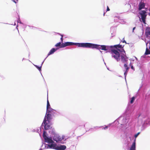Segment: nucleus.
Segmentation results:
<instances>
[{
    "instance_id": "1",
    "label": "nucleus",
    "mask_w": 150,
    "mask_h": 150,
    "mask_svg": "<svg viewBox=\"0 0 150 150\" xmlns=\"http://www.w3.org/2000/svg\"><path fill=\"white\" fill-rule=\"evenodd\" d=\"M46 111V115L40 127V129L41 128H43V126L45 130L50 129L51 128L50 125V121L52 118V117L54 116L56 114V111L52 108Z\"/></svg>"
},
{
    "instance_id": "2",
    "label": "nucleus",
    "mask_w": 150,
    "mask_h": 150,
    "mask_svg": "<svg viewBox=\"0 0 150 150\" xmlns=\"http://www.w3.org/2000/svg\"><path fill=\"white\" fill-rule=\"evenodd\" d=\"M133 109L131 106H128L124 114L118 118L115 121H117L119 124H120L122 127L127 128L128 122L129 119V116L132 112Z\"/></svg>"
},
{
    "instance_id": "3",
    "label": "nucleus",
    "mask_w": 150,
    "mask_h": 150,
    "mask_svg": "<svg viewBox=\"0 0 150 150\" xmlns=\"http://www.w3.org/2000/svg\"><path fill=\"white\" fill-rule=\"evenodd\" d=\"M43 137L44 139L45 143H47L48 144H47L45 143H43L41 147H42L44 146V147L43 149H51L50 146L53 144H55V143L53 141L52 138L51 137H49L47 134V132L45 131H44L43 133Z\"/></svg>"
},
{
    "instance_id": "4",
    "label": "nucleus",
    "mask_w": 150,
    "mask_h": 150,
    "mask_svg": "<svg viewBox=\"0 0 150 150\" xmlns=\"http://www.w3.org/2000/svg\"><path fill=\"white\" fill-rule=\"evenodd\" d=\"M110 47V48L114 47L115 49L120 48V49H118V50L119 52H120L121 61L123 63L127 62V61L128 57L126 56L125 51L123 49V46H122V45L118 44L114 45L113 46H111Z\"/></svg>"
},
{
    "instance_id": "5",
    "label": "nucleus",
    "mask_w": 150,
    "mask_h": 150,
    "mask_svg": "<svg viewBox=\"0 0 150 150\" xmlns=\"http://www.w3.org/2000/svg\"><path fill=\"white\" fill-rule=\"evenodd\" d=\"M109 47V46H108L100 45L97 44L86 42L85 48H91L92 49L95 48L99 50L101 49L103 50L106 51L108 50V48Z\"/></svg>"
},
{
    "instance_id": "6",
    "label": "nucleus",
    "mask_w": 150,
    "mask_h": 150,
    "mask_svg": "<svg viewBox=\"0 0 150 150\" xmlns=\"http://www.w3.org/2000/svg\"><path fill=\"white\" fill-rule=\"evenodd\" d=\"M52 139L54 141H55L57 143L61 144H64V142L67 139L64 136H61L57 134H54Z\"/></svg>"
},
{
    "instance_id": "7",
    "label": "nucleus",
    "mask_w": 150,
    "mask_h": 150,
    "mask_svg": "<svg viewBox=\"0 0 150 150\" xmlns=\"http://www.w3.org/2000/svg\"><path fill=\"white\" fill-rule=\"evenodd\" d=\"M120 48H117L116 49H113L111 50L112 57H113L117 62L120 61V54L118 51V49Z\"/></svg>"
},
{
    "instance_id": "8",
    "label": "nucleus",
    "mask_w": 150,
    "mask_h": 150,
    "mask_svg": "<svg viewBox=\"0 0 150 150\" xmlns=\"http://www.w3.org/2000/svg\"><path fill=\"white\" fill-rule=\"evenodd\" d=\"M50 147L51 149L57 150H65L66 148V146L65 145H60L57 146L56 143L51 145Z\"/></svg>"
},
{
    "instance_id": "9",
    "label": "nucleus",
    "mask_w": 150,
    "mask_h": 150,
    "mask_svg": "<svg viewBox=\"0 0 150 150\" xmlns=\"http://www.w3.org/2000/svg\"><path fill=\"white\" fill-rule=\"evenodd\" d=\"M66 44L67 46L76 45L79 47H86V43H74L71 42H66Z\"/></svg>"
},
{
    "instance_id": "10",
    "label": "nucleus",
    "mask_w": 150,
    "mask_h": 150,
    "mask_svg": "<svg viewBox=\"0 0 150 150\" xmlns=\"http://www.w3.org/2000/svg\"><path fill=\"white\" fill-rule=\"evenodd\" d=\"M141 18L139 17L140 21L141 22H143L144 23H145V19L146 17V12L145 11L142 10L139 12Z\"/></svg>"
},
{
    "instance_id": "11",
    "label": "nucleus",
    "mask_w": 150,
    "mask_h": 150,
    "mask_svg": "<svg viewBox=\"0 0 150 150\" xmlns=\"http://www.w3.org/2000/svg\"><path fill=\"white\" fill-rule=\"evenodd\" d=\"M140 132H138L137 134L134 135V137L135 138V139H134V142L133 143L130 148V150H136V139L140 134Z\"/></svg>"
},
{
    "instance_id": "12",
    "label": "nucleus",
    "mask_w": 150,
    "mask_h": 150,
    "mask_svg": "<svg viewBox=\"0 0 150 150\" xmlns=\"http://www.w3.org/2000/svg\"><path fill=\"white\" fill-rule=\"evenodd\" d=\"M145 35L147 38H149L150 35V28H146L145 30Z\"/></svg>"
},
{
    "instance_id": "13",
    "label": "nucleus",
    "mask_w": 150,
    "mask_h": 150,
    "mask_svg": "<svg viewBox=\"0 0 150 150\" xmlns=\"http://www.w3.org/2000/svg\"><path fill=\"white\" fill-rule=\"evenodd\" d=\"M58 49V48H56V49L54 48H52L48 53L46 58H47L50 55L53 54L54 52H55Z\"/></svg>"
},
{
    "instance_id": "14",
    "label": "nucleus",
    "mask_w": 150,
    "mask_h": 150,
    "mask_svg": "<svg viewBox=\"0 0 150 150\" xmlns=\"http://www.w3.org/2000/svg\"><path fill=\"white\" fill-rule=\"evenodd\" d=\"M144 124H150V117L147 118L146 120H144Z\"/></svg>"
},
{
    "instance_id": "15",
    "label": "nucleus",
    "mask_w": 150,
    "mask_h": 150,
    "mask_svg": "<svg viewBox=\"0 0 150 150\" xmlns=\"http://www.w3.org/2000/svg\"><path fill=\"white\" fill-rule=\"evenodd\" d=\"M117 18H118V21L121 23L122 24H124L125 23V22L124 21V20L123 19H121L120 18V17L117 16Z\"/></svg>"
},
{
    "instance_id": "16",
    "label": "nucleus",
    "mask_w": 150,
    "mask_h": 150,
    "mask_svg": "<svg viewBox=\"0 0 150 150\" xmlns=\"http://www.w3.org/2000/svg\"><path fill=\"white\" fill-rule=\"evenodd\" d=\"M51 108H52L50 107V106L49 102L48 99H47V110H48L49 109H51Z\"/></svg>"
},
{
    "instance_id": "17",
    "label": "nucleus",
    "mask_w": 150,
    "mask_h": 150,
    "mask_svg": "<svg viewBox=\"0 0 150 150\" xmlns=\"http://www.w3.org/2000/svg\"><path fill=\"white\" fill-rule=\"evenodd\" d=\"M145 6V5L144 4H141L139 5V10H141Z\"/></svg>"
},
{
    "instance_id": "18",
    "label": "nucleus",
    "mask_w": 150,
    "mask_h": 150,
    "mask_svg": "<svg viewBox=\"0 0 150 150\" xmlns=\"http://www.w3.org/2000/svg\"><path fill=\"white\" fill-rule=\"evenodd\" d=\"M34 65L39 70L40 72L41 73V66L40 67H39L38 66L34 64Z\"/></svg>"
},
{
    "instance_id": "19",
    "label": "nucleus",
    "mask_w": 150,
    "mask_h": 150,
    "mask_svg": "<svg viewBox=\"0 0 150 150\" xmlns=\"http://www.w3.org/2000/svg\"><path fill=\"white\" fill-rule=\"evenodd\" d=\"M150 54V50H148L147 48H146V52L144 53L145 55H148Z\"/></svg>"
},
{
    "instance_id": "20",
    "label": "nucleus",
    "mask_w": 150,
    "mask_h": 150,
    "mask_svg": "<svg viewBox=\"0 0 150 150\" xmlns=\"http://www.w3.org/2000/svg\"><path fill=\"white\" fill-rule=\"evenodd\" d=\"M135 99V98L134 97H133L131 98L130 103L131 104H132L133 103L134 100Z\"/></svg>"
},
{
    "instance_id": "21",
    "label": "nucleus",
    "mask_w": 150,
    "mask_h": 150,
    "mask_svg": "<svg viewBox=\"0 0 150 150\" xmlns=\"http://www.w3.org/2000/svg\"><path fill=\"white\" fill-rule=\"evenodd\" d=\"M61 42H59L57 44H56L55 45V46L56 47H59V48H60V46L61 45Z\"/></svg>"
},
{
    "instance_id": "22",
    "label": "nucleus",
    "mask_w": 150,
    "mask_h": 150,
    "mask_svg": "<svg viewBox=\"0 0 150 150\" xmlns=\"http://www.w3.org/2000/svg\"><path fill=\"white\" fill-rule=\"evenodd\" d=\"M127 72H128L127 71H126L124 73V75L125 76V79L126 81V76H127Z\"/></svg>"
},
{
    "instance_id": "23",
    "label": "nucleus",
    "mask_w": 150,
    "mask_h": 150,
    "mask_svg": "<svg viewBox=\"0 0 150 150\" xmlns=\"http://www.w3.org/2000/svg\"><path fill=\"white\" fill-rule=\"evenodd\" d=\"M65 47L64 43L62 42V44H61V45L60 46V48H63Z\"/></svg>"
},
{
    "instance_id": "24",
    "label": "nucleus",
    "mask_w": 150,
    "mask_h": 150,
    "mask_svg": "<svg viewBox=\"0 0 150 150\" xmlns=\"http://www.w3.org/2000/svg\"><path fill=\"white\" fill-rule=\"evenodd\" d=\"M110 124H109L108 126H106L105 127H103V129H108V127H109L110 125Z\"/></svg>"
},
{
    "instance_id": "25",
    "label": "nucleus",
    "mask_w": 150,
    "mask_h": 150,
    "mask_svg": "<svg viewBox=\"0 0 150 150\" xmlns=\"http://www.w3.org/2000/svg\"><path fill=\"white\" fill-rule=\"evenodd\" d=\"M142 117V114H140L139 115L138 118L139 119H141Z\"/></svg>"
},
{
    "instance_id": "26",
    "label": "nucleus",
    "mask_w": 150,
    "mask_h": 150,
    "mask_svg": "<svg viewBox=\"0 0 150 150\" xmlns=\"http://www.w3.org/2000/svg\"><path fill=\"white\" fill-rule=\"evenodd\" d=\"M28 26L29 27V28L30 29H35L36 28L35 27L32 26H29V25H28Z\"/></svg>"
},
{
    "instance_id": "27",
    "label": "nucleus",
    "mask_w": 150,
    "mask_h": 150,
    "mask_svg": "<svg viewBox=\"0 0 150 150\" xmlns=\"http://www.w3.org/2000/svg\"><path fill=\"white\" fill-rule=\"evenodd\" d=\"M125 63V64H124V67L125 68H126V67H127V62Z\"/></svg>"
},
{
    "instance_id": "28",
    "label": "nucleus",
    "mask_w": 150,
    "mask_h": 150,
    "mask_svg": "<svg viewBox=\"0 0 150 150\" xmlns=\"http://www.w3.org/2000/svg\"><path fill=\"white\" fill-rule=\"evenodd\" d=\"M18 21V23H21V24H22V23H21V21L19 19L18 20V21Z\"/></svg>"
},
{
    "instance_id": "29",
    "label": "nucleus",
    "mask_w": 150,
    "mask_h": 150,
    "mask_svg": "<svg viewBox=\"0 0 150 150\" xmlns=\"http://www.w3.org/2000/svg\"><path fill=\"white\" fill-rule=\"evenodd\" d=\"M125 69H126V71H128V69H129V67H126L125 68Z\"/></svg>"
},
{
    "instance_id": "30",
    "label": "nucleus",
    "mask_w": 150,
    "mask_h": 150,
    "mask_svg": "<svg viewBox=\"0 0 150 150\" xmlns=\"http://www.w3.org/2000/svg\"><path fill=\"white\" fill-rule=\"evenodd\" d=\"M125 69H126V71H128V69H129V67H126L125 68Z\"/></svg>"
},
{
    "instance_id": "31",
    "label": "nucleus",
    "mask_w": 150,
    "mask_h": 150,
    "mask_svg": "<svg viewBox=\"0 0 150 150\" xmlns=\"http://www.w3.org/2000/svg\"><path fill=\"white\" fill-rule=\"evenodd\" d=\"M61 40L62 42H63V36H62V37L61 38Z\"/></svg>"
},
{
    "instance_id": "32",
    "label": "nucleus",
    "mask_w": 150,
    "mask_h": 150,
    "mask_svg": "<svg viewBox=\"0 0 150 150\" xmlns=\"http://www.w3.org/2000/svg\"><path fill=\"white\" fill-rule=\"evenodd\" d=\"M136 28V27H134L133 28V29H132V32L133 33L134 32V30Z\"/></svg>"
},
{
    "instance_id": "33",
    "label": "nucleus",
    "mask_w": 150,
    "mask_h": 150,
    "mask_svg": "<svg viewBox=\"0 0 150 150\" xmlns=\"http://www.w3.org/2000/svg\"><path fill=\"white\" fill-rule=\"evenodd\" d=\"M46 58H47L46 57V58L45 59H44V60L43 61V62L42 63V64H41V67L42 66V64H43V63H44V62L45 60V59H46Z\"/></svg>"
},
{
    "instance_id": "34",
    "label": "nucleus",
    "mask_w": 150,
    "mask_h": 150,
    "mask_svg": "<svg viewBox=\"0 0 150 150\" xmlns=\"http://www.w3.org/2000/svg\"><path fill=\"white\" fill-rule=\"evenodd\" d=\"M13 2L15 3H16V2L14 0H11Z\"/></svg>"
},
{
    "instance_id": "35",
    "label": "nucleus",
    "mask_w": 150,
    "mask_h": 150,
    "mask_svg": "<svg viewBox=\"0 0 150 150\" xmlns=\"http://www.w3.org/2000/svg\"><path fill=\"white\" fill-rule=\"evenodd\" d=\"M109 10H110V9H109V8L108 7V6L107 9V11H109Z\"/></svg>"
},
{
    "instance_id": "36",
    "label": "nucleus",
    "mask_w": 150,
    "mask_h": 150,
    "mask_svg": "<svg viewBox=\"0 0 150 150\" xmlns=\"http://www.w3.org/2000/svg\"><path fill=\"white\" fill-rule=\"evenodd\" d=\"M64 44L65 47L67 46L66 42H65V43H64Z\"/></svg>"
},
{
    "instance_id": "37",
    "label": "nucleus",
    "mask_w": 150,
    "mask_h": 150,
    "mask_svg": "<svg viewBox=\"0 0 150 150\" xmlns=\"http://www.w3.org/2000/svg\"><path fill=\"white\" fill-rule=\"evenodd\" d=\"M101 127V126L100 127H98V126H96V127H95V128H100V127Z\"/></svg>"
},
{
    "instance_id": "38",
    "label": "nucleus",
    "mask_w": 150,
    "mask_h": 150,
    "mask_svg": "<svg viewBox=\"0 0 150 150\" xmlns=\"http://www.w3.org/2000/svg\"><path fill=\"white\" fill-rule=\"evenodd\" d=\"M122 42H123V43H124V42H125V43H126V41L125 40H123V41Z\"/></svg>"
},
{
    "instance_id": "39",
    "label": "nucleus",
    "mask_w": 150,
    "mask_h": 150,
    "mask_svg": "<svg viewBox=\"0 0 150 150\" xmlns=\"http://www.w3.org/2000/svg\"><path fill=\"white\" fill-rule=\"evenodd\" d=\"M144 75L143 74V76L142 77V80L143 79H144Z\"/></svg>"
},
{
    "instance_id": "40",
    "label": "nucleus",
    "mask_w": 150,
    "mask_h": 150,
    "mask_svg": "<svg viewBox=\"0 0 150 150\" xmlns=\"http://www.w3.org/2000/svg\"><path fill=\"white\" fill-rule=\"evenodd\" d=\"M142 57L143 58H144L145 57V54L144 55H143Z\"/></svg>"
},
{
    "instance_id": "41",
    "label": "nucleus",
    "mask_w": 150,
    "mask_h": 150,
    "mask_svg": "<svg viewBox=\"0 0 150 150\" xmlns=\"http://www.w3.org/2000/svg\"><path fill=\"white\" fill-rule=\"evenodd\" d=\"M131 69H133V68H133V67L132 66L131 67Z\"/></svg>"
},
{
    "instance_id": "42",
    "label": "nucleus",
    "mask_w": 150,
    "mask_h": 150,
    "mask_svg": "<svg viewBox=\"0 0 150 150\" xmlns=\"http://www.w3.org/2000/svg\"><path fill=\"white\" fill-rule=\"evenodd\" d=\"M16 25V23H14V25Z\"/></svg>"
},
{
    "instance_id": "43",
    "label": "nucleus",
    "mask_w": 150,
    "mask_h": 150,
    "mask_svg": "<svg viewBox=\"0 0 150 150\" xmlns=\"http://www.w3.org/2000/svg\"><path fill=\"white\" fill-rule=\"evenodd\" d=\"M18 27V25H17L16 26V28L17 29H18V28H17Z\"/></svg>"
},
{
    "instance_id": "44",
    "label": "nucleus",
    "mask_w": 150,
    "mask_h": 150,
    "mask_svg": "<svg viewBox=\"0 0 150 150\" xmlns=\"http://www.w3.org/2000/svg\"><path fill=\"white\" fill-rule=\"evenodd\" d=\"M100 52L101 53H102V51H101V50H100Z\"/></svg>"
},
{
    "instance_id": "45",
    "label": "nucleus",
    "mask_w": 150,
    "mask_h": 150,
    "mask_svg": "<svg viewBox=\"0 0 150 150\" xmlns=\"http://www.w3.org/2000/svg\"><path fill=\"white\" fill-rule=\"evenodd\" d=\"M25 59L24 58H23V60H24Z\"/></svg>"
},
{
    "instance_id": "46",
    "label": "nucleus",
    "mask_w": 150,
    "mask_h": 150,
    "mask_svg": "<svg viewBox=\"0 0 150 150\" xmlns=\"http://www.w3.org/2000/svg\"><path fill=\"white\" fill-rule=\"evenodd\" d=\"M149 44H150V46H149V49H150V43Z\"/></svg>"
}]
</instances>
